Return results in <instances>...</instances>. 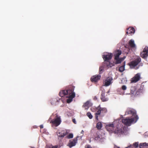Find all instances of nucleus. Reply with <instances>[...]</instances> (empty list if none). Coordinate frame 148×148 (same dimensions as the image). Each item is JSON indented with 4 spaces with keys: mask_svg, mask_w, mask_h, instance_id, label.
Masks as SVG:
<instances>
[{
    "mask_svg": "<svg viewBox=\"0 0 148 148\" xmlns=\"http://www.w3.org/2000/svg\"><path fill=\"white\" fill-rule=\"evenodd\" d=\"M75 86L71 85L69 86L65 90L60 91L59 93L60 96L62 97L65 95H68V96L67 97L68 98L67 99V102L69 103L71 102L73 100V98L75 97V93L73 92Z\"/></svg>",
    "mask_w": 148,
    "mask_h": 148,
    "instance_id": "nucleus-1",
    "label": "nucleus"
},
{
    "mask_svg": "<svg viewBox=\"0 0 148 148\" xmlns=\"http://www.w3.org/2000/svg\"><path fill=\"white\" fill-rule=\"evenodd\" d=\"M106 128L108 131L113 132L114 134H121L124 132L123 125L120 124H118L114 130V125L113 123L109 124L107 125Z\"/></svg>",
    "mask_w": 148,
    "mask_h": 148,
    "instance_id": "nucleus-2",
    "label": "nucleus"
},
{
    "mask_svg": "<svg viewBox=\"0 0 148 148\" xmlns=\"http://www.w3.org/2000/svg\"><path fill=\"white\" fill-rule=\"evenodd\" d=\"M96 112L95 113V119L97 121L99 120V116H103L104 114L107 112V109L105 108H101L100 105H99L96 108Z\"/></svg>",
    "mask_w": 148,
    "mask_h": 148,
    "instance_id": "nucleus-3",
    "label": "nucleus"
},
{
    "mask_svg": "<svg viewBox=\"0 0 148 148\" xmlns=\"http://www.w3.org/2000/svg\"><path fill=\"white\" fill-rule=\"evenodd\" d=\"M134 121H136V119L134 118H130L129 117H127L125 119H122V121L123 123L125 125L129 126H130L131 124Z\"/></svg>",
    "mask_w": 148,
    "mask_h": 148,
    "instance_id": "nucleus-4",
    "label": "nucleus"
},
{
    "mask_svg": "<svg viewBox=\"0 0 148 148\" xmlns=\"http://www.w3.org/2000/svg\"><path fill=\"white\" fill-rule=\"evenodd\" d=\"M141 59L138 57L128 63L131 68H134L136 66L141 62Z\"/></svg>",
    "mask_w": 148,
    "mask_h": 148,
    "instance_id": "nucleus-5",
    "label": "nucleus"
},
{
    "mask_svg": "<svg viewBox=\"0 0 148 148\" xmlns=\"http://www.w3.org/2000/svg\"><path fill=\"white\" fill-rule=\"evenodd\" d=\"M56 118L55 119L51 121L50 123H52L55 126L57 127L60 124L61 120L60 116L56 115Z\"/></svg>",
    "mask_w": 148,
    "mask_h": 148,
    "instance_id": "nucleus-6",
    "label": "nucleus"
},
{
    "mask_svg": "<svg viewBox=\"0 0 148 148\" xmlns=\"http://www.w3.org/2000/svg\"><path fill=\"white\" fill-rule=\"evenodd\" d=\"M126 114H131L134 116V118L136 119V121L138 119V115H136V111L132 109H129L127 110L125 112Z\"/></svg>",
    "mask_w": 148,
    "mask_h": 148,
    "instance_id": "nucleus-7",
    "label": "nucleus"
},
{
    "mask_svg": "<svg viewBox=\"0 0 148 148\" xmlns=\"http://www.w3.org/2000/svg\"><path fill=\"white\" fill-rule=\"evenodd\" d=\"M141 78L140 74L138 73L131 79V82L132 83H135L139 81Z\"/></svg>",
    "mask_w": 148,
    "mask_h": 148,
    "instance_id": "nucleus-8",
    "label": "nucleus"
},
{
    "mask_svg": "<svg viewBox=\"0 0 148 148\" xmlns=\"http://www.w3.org/2000/svg\"><path fill=\"white\" fill-rule=\"evenodd\" d=\"M140 56L143 58H145L148 56V47H145L143 51L140 54Z\"/></svg>",
    "mask_w": 148,
    "mask_h": 148,
    "instance_id": "nucleus-9",
    "label": "nucleus"
},
{
    "mask_svg": "<svg viewBox=\"0 0 148 148\" xmlns=\"http://www.w3.org/2000/svg\"><path fill=\"white\" fill-rule=\"evenodd\" d=\"M112 54L111 53H106L103 56V58L104 61H108L110 60L112 57Z\"/></svg>",
    "mask_w": 148,
    "mask_h": 148,
    "instance_id": "nucleus-10",
    "label": "nucleus"
},
{
    "mask_svg": "<svg viewBox=\"0 0 148 148\" xmlns=\"http://www.w3.org/2000/svg\"><path fill=\"white\" fill-rule=\"evenodd\" d=\"M101 95L100 99L102 101L105 102L107 101L108 100V99L105 96V90L103 89L101 90Z\"/></svg>",
    "mask_w": 148,
    "mask_h": 148,
    "instance_id": "nucleus-11",
    "label": "nucleus"
},
{
    "mask_svg": "<svg viewBox=\"0 0 148 148\" xmlns=\"http://www.w3.org/2000/svg\"><path fill=\"white\" fill-rule=\"evenodd\" d=\"M67 134L68 132L67 131L65 130H62L57 132V135L59 138H63Z\"/></svg>",
    "mask_w": 148,
    "mask_h": 148,
    "instance_id": "nucleus-12",
    "label": "nucleus"
},
{
    "mask_svg": "<svg viewBox=\"0 0 148 148\" xmlns=\"http://www.w3.org/2000/svg\"><path fill=\"white\" fill-rule=\"evenodd\" d=\"M101 77L99 75H95L93 76L90 78V80L92 82H96L99 80Z\"/></svg>",
    "mask_w": 148,
    "mask_h": 148,
    "instance_id": "nucleus-13",
    "label": "nucleus"
},
{
    "mask_svg": "<svg viewBox=\"0 0 148 148\" xmlns=\"http://www.w3.org/2000/svg\"><path fill=\"white\" fill-rule=\"evenodd\" d=\"M135 32V29L133 27H130L127 29L126 34L128 35H132Z\"/></svg>",
    "mask_w": 148,
    "mask_h": 148,
    "instance_id": "nucleus-14",
    "label": "nucleus"
},
{
    "mask_svg": "<svg viewBox=\"0 0 148 148\" xmlns=\"http://www.w3.org/2000/svg\"><path fill=\"white\" fill-rule=\"evenodd\" d=\"M112 78L110 77L106 78L105 81V85L106 86H109L112 83Z\"/></svg>",
    "mask_w": 148,
    "mask_h": 148,
    "instance_id": "nucleus-15",
    "label": "nucleus"
},
{
    "mask_svg": "<svg viewBox=\"0 0 148 148\" xmlns=\"http://www.w3.org/2000/svg\"><path fill=\"white\" fill-rule=\"evenodd\" d=\"M77 138H74L73 140H70L69 143L68 144L69 147L70 148L75 146L77 142Z\"/></svg>",
    "mask_w": 148,
    "mask_h": 148,
    "instance_id": "nucleus-16",
    "label": "nucleus"
},
{
    "mask_svg": "<svg viewBox=\"0 0 148 148\" xmlns=\"http://www.w3.org/2000/svg\"><path fill=\"white\" fill-rule=\"evenodd\" d=\"M125 58V57L121 58H119V57H114L115 64H118L121 63L124 60Z\"/></svg>",
    "mask_w": 148,
    "mask_h": 148,
    "instance_id": "nucleus-17",
    "label": "nucleus"
},
{
    "mask_svg": "<svg viewBox=\"0 0 148 148\" xmlns=\"http://www.w3.org/2000/svg\"><path fill=\"white\" fill-rule=\"evenodd\" d=\"M114 66V64L111 63L109 61H104L103 62V66L105 67H107L108 68Z\"/></svg>",
    "mask_w": 148,
    "mask_h": 148,
    "instance_id": "nucleus-18",
    "label": "nucleus"
},
{
    "mask_svg": "<svg viewBox=\"0 0 148 148\" xmlns=\"http://www.w3.org/2000/svg\"><path fill=\"white\" fill-rule=\"evenodd\" d=\"M140 148H148V143H140L139 144Z\"/></svg>",
    "mask_w": 148,
    "mask_h": 148,
    "instance_id": "nucleus-19",
    "label": "nucleus"
},
{
    "mask_svg": "<svg viewBox=\"0 0 148 148\" xmlns=\"http://www.w3.org/2000/svg\"><path fill=\"white\" fill-rule=\"evenodd\" d=\"M121 53V51L119 50H117L114 52V57H119V56Z\"/></svg>",
    "mask_w": 148,
    "mask_h": 148,
    "instance_id": "nucleus-20",
    "label": "nucleus"
},
{
    "mask_svg": "<svg viewBox=\"0 0 148 148\" xmlns=\"http://www.w3.org/2000/svg\"><path fill=\"white\" fill-rule=\"evenodd\" d=\"M131 93L132 95H135L137 94V91L135 87H132L131 90Z\"/></svg>",
    "mask_w": 148,
    "mask_h": 148,
    "instance_id": "nucleus-21",
    "label": "nucleus"
},
{
    "mask_svg": "<svg viewBox=\"0 0 148 148\" xmlns=\"http://www.w3.org/2000/svg\"><path fill=\"white\" fill-rule=\"evenodd\" d=\"M129 45L130 46L131 48H134L136 46L134 40L132 39L129 41Z\"/></svg>",
    "mask_w": 148,
    "mask_h": 148,
    "instance_id": "nucleus-22",
    "label": "nucleus"
},
{
    "mask_svg": "<svg viewBox=\"0 0 148 148\" xmlns=\"http://www.w3.org/2000/svg\"><path fill=\"white\" fill-rule=\"evenodd\" d=\"M125 62H124L123 64L120 67L119 69V71L121 72H122L125 70Z\"/></svg>",
    "mask_w": 148,
    "mask_h": 148,
    "instance_id": "nucleus-23",
    "label": "nucleus"
},
{
    "mask_svg": "<svg viewBox=\"0 0 148 148\" xmlns=\"http://www.w3.org/2000/svg\"><path fill=\"white\" fill-rule=\"evenodd\" d=\"M59 100L56 99H54L52 100L51 102V103L52 105H56V103L58 102Z\"/></svg>",
    "mask_w": 148,
    "mask_h": 148,
    "instance_id": "nucleus-24",
    "label": "nucleus"
},
{
    "mask_svg": "<svg viewBox=\"0 0 148 148\" xmlns=\"http://www.w3.org/2000/svg\"><path fill=\"white\" fill-rule=\"evenodd\" d=\"M102 127V125L101 122H98L96 125V127L98 130H100Z\"/></svg>",
    "mask_w": 148,
    "mask_h": 148,
    "instance_id": "nucleus-25",
    "label": "nucleus"
},
{
    "mask_svg": "<svg viewBox=\"0 0 148 148\" xmlns=\"http://www.w3.org/2000/svg\"><path fill=\"white\" fill-rule=\"evenodd\" d=\"M104 67H104V66H103V67L102 66H101L99 67V74H100L102 73L103 71L104 70Z\"/></svg>",
    "mask_w": 148,
    "mask_h": 148,
    "instance_id": "nucleus-26",
    "label": "nucleus"
},
{
    "mask_svg": "<svg viewBox=\"0 0 148 148\" xmlns=\"http://www.w3.org/2000/svg\"><path fill=\"white\" fill-rule=\"evenodd\" d=\"M86 115L90 119H92V116L90 112H88Z\"/></svg>",
    "mask_w": 148,
    "mask_h": 148,
    "instance_id": "nucleus-27",
    "label": "nucleus"
},
{
    "mask_svg": "<svg viewBox=\"0 0 148 148\" xmlns=\"http://www.w3.org/2000/svg\"><path fill=\"white\" fill-rule=\"evenodd\" d=\"M73 137V135L71 133L69 134L67 136V138L69 139L72 138Z\"/></svg>",
    "mask_w": 148,
    "mask_h": 148,
    "instance_id": "nucleus-28",
    "label": "nucleus"
},
{
    "mask_svg": "<svg viewBox=\"0 0 148 148\" xmlns=\"http://www.w3.org/2000/svg\"><path fill=\"white\" fill-rule=\"evenodd\" d=\"M133 145L136 148L138 147V142H135L133 144Z\"/></svg>",
    "mask_w": 148,
    "mask_h": 148,
    "instance_id": "nucleus-29",
    "label": "nucleus"
},
{
    "mask_svg": "<svg viewBox=\"0 0 148 148\" xmlns=\"http://www.w3.org/2000/svg\"><path fill=\"white\" fill-rule=\"evenodd\" d=\"M89 104V102L88 101H87L83 105V106H87Z\"/></svg>",
    "mask_w": 148,
    "mask_h": 148,
    "instance_id": "nucleus-30",
    "label": "nucleus"
},
{
    "mask_svg": "<svg viewBox=\"0 0 148 148\" xmlns=\"http://www.w3.org/2000/svg\"><path fill=\"white\" fill-rule=\"evenodd\" d=\"M122 89L123 90H125L126 89L127 87L123 85L122 87Z\"/></svg>",
    "mask_w": 148,
    "mask_h": 148,
    "instance_id": "nucleus-31",
    "label": "nucleus"
},
{
    "mask_svg": "<svg viewBox=\"0 0 148 148\" xmlns=\"http://www.w3.org/2000/svg\"><path fill=\"white\" fill-rule=\"evenodd\" d=\"M85 148H92L89 145H86L85 146Z\"/></svg>",
    "mask_w": 148,
    "mask_h": 148,
    "instance_id": "nucleus-32",
    "label": "nucleus"
},
{
    "mask_svg": "<svg viewBox=\"0 0 148 148\" xmlns=\"http://www.w3.org/2000/svg\"><path fill=\"white\" fill-rule=\"evenodd\" d=\"M58 146L55 145V146H52L51 148H58Z\"/></svg>",
    "mask_w": 148,
    "mask_h": 148,
    "instance_id": "nucleus-33",
    "label": "nucleus"
},
{
    "mask_svg": "<svg viewBox=\"0 0 148 148\" xmlns=\"http://www.w3.org/2000/svg\"><path fill=\"white\" fill-rule=\"evenodd\" d=\"M72 121L75 124H76V121L75 119H72Z\"/></svg>",
    "mask_w": 148,
    "mask_h": 148,
    "instance_id": "nucleus-34",
    "label": "nucleus"
},
{
    "mask_svg": "<svg viewBox=\"0 0 148 148\" xmlns=\"http://www.w3.org/2000/svg\"><path fill=\"white\" fill-rule=\"evenodd\" d=\"M93 99L94 100H96L97 99V98L96 96H95L93 97Z\"/></svg>",
    "mask_w": 148,
    "mask_h": 148,
    "instance_id": "nucleus-35",
    "label": "nucleus"
},
{
    "mask_svg": "<svg viewBox=\"0 0 148 148\" xmlns=\"http://www.w3.org/2000/svg\"><path fill=\"white\" fill-rule=\"evenodd\" d=\"M40 129H42L43 127V125H40Z\"/></svg>",
    "mask_w": 148,
    "mask_h": 148,
    "instance_id": "nucleus-36",
    "label": "nucleus"
},
{
    "mask_svg": "<svg viewBox=\"0 0 148 148\" xmlns=\"http://www.w3.org/2000/svg\"><path fill=\"white\" fill-rule=\"evenodd\" d=\"M132 146L130 145V146H129L127 147H126V148H130Z\"/></svg>",
    "mask_w": 148,
    "mask_h": 148,
    "instance_id": "nucleus-37",
    "label": "nucleus"
},
{
    "mask_svg": "<svg viewBox=\"0 0 148 148\" xmlns=\"http://www.w3.org/2000/svg\"><path fill=\"white\" fill-rule=\"evenodd\" d=\"M84 132V131L83 130H82V132H81V133L83 134Z\"/></svg>",
    "mask_w": 148,
    "mask_h": 148,
    "instance_id": "nucleus-38",
    "label": "nucleus"
},
{
    "mask_svg": "<svg viewBox=\"0 0 148 148\" xmlns=\"http://www.w3.org/2000/svg\"><path fill=\"white\" fill-rule=\"evenodd\" d=\"M32 148H34L33 147H32Z\"/></svg>",
    "mask_w": 148,
    "mask_h": 148,
    "instance_id": "nucleus-39",
    "label": "nucleus"
}]
</instances>
